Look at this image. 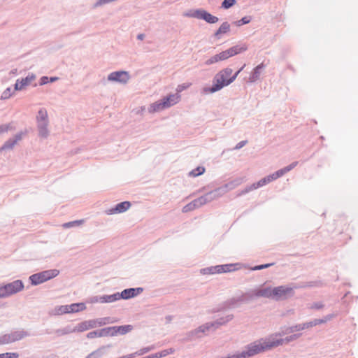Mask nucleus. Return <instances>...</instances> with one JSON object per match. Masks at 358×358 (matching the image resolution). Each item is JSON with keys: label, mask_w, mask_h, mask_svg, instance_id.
Here are the masks:
<instances>
[{"label": "nucleus", "mask_w": 358, "mask_h": 358, "mask_svg": "<svg viewBox=\"0 0 358 358\" xmlns=\"http://www.w3.org/2000/svg\"><path fill=\"white\" fill-rule=\"evenodd\" d=\"M284 343L283 339L270 337L266 340L255 341L247 347V350L241 354L232 355L233 358H248L260 352L278 347Z\"/></svg>", "instance_id": "1"}, {"label": "nucleus", "mask_w": 358, "mask_h": 358, "mask_svg": "<svg viewBox=\"0 0 358 358\" xmlns=\"http://www.w3.org/2000/svg\"><path fill=\"white\" fill-rule=\"evenodd\" d=\"M244 64L237 72L232 75L233 70L231 68H225L220 71L213 78V85L211 87L205 88V93H214L222 89L224 87L233 83L238 75L245 68Z\"/></svg>", "instance_id": "2"}, {"label": "nucleus", "mask_w": 358, "mask_h": 358, "mask_svg": "<svg viewBox=\"0 0 358 358\" xmlns=\"http://www.w3.org/2000/svg\"><path fill=\"white\" fill-rule=\"evenodd\" d=\"M296 165H297V162H294V163L291 164L290 165H289L283 169H281L269 176H267L266 177L261 179L257 182L253 183L248 189H245V192H248L249 191L256 189L260 187H262V186L282 177L283 175H285V173H288L292 169H293Z\"/></svg>", "instance_id": "3"}, {"label": "nucleus", "mask_w": 358, "mask_h": 358, "mask_svg": "<svg viewBox=\"0 0 358 358\" xmlns=\"http://www.w3.org/2000/svg\"><path fill=\"white\" fill-rule=\"evenodd\" d=\"M218 196L219 194H217L216 192H208L206 194L194 199L192 202L185 206L182 208V212L188 213L189 211L194 210V209L198 208L205 205L206 203L214 200Z\"/></svg>", "instance_id": "4"}, {"label": "nucleus", "mask_w": 358, "mask_h": 358, "mask_svg": "<svg viewBox=\"0 0 358 358\" xmlns=\"http://www.w3.org/2000/svg\"><path fill=\"white\" fill-rule=\"evenodd\" d=\"M24 289L23 282L17 280L10 283H8L0 287V298H5L8 296L16 294Z\"/></svg>", "instance_id": "5"}, {"label": "nucleus", "mask_w": 358, "mask_h": 358, "mask_svg": "<svg viewBox=\"0 0 358 358\" xmlns=\"http://www.w3.org/2000/svg\"><path fill=\"white\" fill-rule=\"evenodd\" d=\"M58 274V270L52 269L34 274L29 278L32 284L38 285L56 277Z\"/></svg>", "instance_id": "6"}, {"label": "nucleus", "mask_w": 358, "mask_h": 358, "mask_svg": "<svg viewBox=\"0 0 358 358\" xmlns=\"http://www.w3.org/2000/svg\"><path fill=\"white\" fill-rule=\"evenodd\" d=\"M247 49L248 47L246 45H235L234 47L229 48L228 50L221 52L220 53L218 54V55L220 61H224L247 50Z\"/></svg>", "instance_id": "7"}, {"label": "nucleus", "mask_w": 358, "mask_h": 358, "mask_svg": "<svg viewBox=\"0 0 358 358\" xmlns=\"http://www.w3.org/2000/svg\"><path fill=\"white\" fill-rule=\"evenodd\" d=\"M192 16L197 19L203 20L210 24H215L219 20L218 17L211 15L204 10H196L194 11Z\"/></svg>", "instance_id": "8"}, {"label": "nucleus", "mask_w": 358, "mask_h": 358, "mask_svg": "<svg viewBox=\"0 0 358 358\" xmlns=\"http://www.w3.org/2000/svg\"><path fill=\"white\" fill-rule=\"evenodd\" d=\"M292 288L284 286L276 287L273 288V299L280 300L286 299L292 294Z\"/></svg>", "instance_id": "9"}, {"label": "nucleus", "mask_w": 358, "mask_h": 358, "mask_svg": "<svg viewBox=\"0 0 358 358\" xmlns=\"http://www.w3.org/2000/svg\"><path fill=\"white\" fill-rule=\"evenodd\" d=\"M108 79L110 81L126 83L129 79V76L127 71H115L110 73Z\"/></svg>", "instance_id": "10"}, {"label": "nucleus", "mask_w": 358, "mask_h": 358, "mask_svg": "<svg viewBox=\"0 0 358 358\" xmlns=\"http://www.w3.org/2000/svg\"><path fill=\"white\" fill-rule=\"evenodd\" d=\"M36 78L35 76L30 75L22 80H17L15 84V90L19 91L24 89Z\"/></svg>", "instance_id": "11"}, {"label": "nucleus", "mask_w": 358, "mask_h": 358, "mask_svg": "<svg viewBox=\"0 0 358 358\" xmlns=\"http://www.w3.org/2000/svg\"><path fill=\"white\" fill-rule=\"evenodd\" d=\"M143 292V289L141 287L138 288H129L123 290L121 294H120V299H129L130 298L134 297Z\"/></svg>", "instance_id": "12"}, {"label": "nucleus", "mask_w": 358, "mask_h": 358, "mask_svg": "<svg viewBox=\"0 0 358 358\" xmlns=\"http://www.w3.org/2000/svg\"><path fill=\"white\" fill-rule=\"evenodd\" d=\"M180 100V96L178 94H170L162 99V104L167 108L176 104Z\"/></svg>", "instance_id": "13"}, {"label": "nucleus", "mask_w": 358, "mask_h": 358, "mask_svg": "<svg viewBox=\"0 0 358 358\" xmlns=\"http://www.w3.org/2000/svg\"><path fill=\"white\" fill-rule=\"evenodd\" d=\"M131 207V203L129 201L121 202L116 205L113 208L109 210V214H116L124 213Z\"/></svg>", "instance_id": "14"}, {"label": "nucleus", "mask_w": 358, "mask_h": 358, "mask_svg": "<svg viewBox=\"0 0 358 358\" xmlns=\"http://www.w3.org/2000/svg\"><path fill=\"white\" fill-rule=\"evenodd\" d=\"M22 133L17 134L13 139H9L0 148V151L12 149L13 146L22 139Z\"/></svg>", "instance_id": "15"}, {"label": "nucleus", "mask_w": 358, "mask_h": 358, "mask_svg": "<svg viewBox=\"0 0 358 358\" xmlns=\"http://www.w3.org/2000/svg\"><path fill=\"white\" fill-rule=\"evenodd\" d=\"M264 68V65L262 63L256 66L249 78V81L251 83L256 81L259 78L261 70Z\"/></svg>", "instance_id": "16"}, {"label": "nucleus", "mask_w": 358, "mask_h": 358, "mask_svg": "<svg viewBox=\"0 0 358 358\" xmlns=\"http://www.w3.org/2000/svg\"><path fill=\"white\" fill-rule=\"evenodd\" d=\"M120 299L119 293H115L111 295H105L100 298V302L101 303H111L117 300Z\"/></svg>", "instance_id": "17"}, {"label": "nucleus", "mask_w": 358, "mask_h": 358, "mask_svg": "<svg viewBox=\"0 0 358 358\" xmlns=\"http://www.w3.org/2000/svg\"><path fill=\"white\" fill-rule=\"evenodd\" d=\"M69 313H77L86 308L85 304L83 303H72L69 305Z\"/></svg>", "instance_id": "18"}, {"label": "nucleus", "mask_w": 358, "mask_h": 358, "mask_svg": "<svg viewBox=\"0 0 358 358\" xmlns=\"http://www.w3.org/2000/svg\"><path fill=\"white\" fill-rule=\"evenodd\" d=\"M230 30V25L228 22H223L217 31L215 32V36L218 37L220 34H226Z\"/></svg>", "instance_id": "19"}, {"label": "nucleus", "mask_w": 358, "mask_h": 358, "mask_svg": "<svg viewBox=\"0 0 358 358\" xmlns=\"http://www.w3.org/2000/svg\"><path fill=\"white\" fill-rule=\"evenodd\" d=\"M273 288L268 287L259 290L257 295L259 296H264L267 298L273 299Z\"/></svg>", "instance_id": "20"}, {"label": "nucleus", "mask_w": 358, "mask_h": 358, "mask_svg": "<svg viewBox=\"0 0 358 358\" xmlns=\"http://www.w3.org/2000/svg\"><path fill=\"white\" fill-rule=\"evenodd\" d=\"M101 336H117V331L115 330V327H106L101 331Z\"/></svg>", "instance_id": "21"}, {"label": "nucleus", "mask_w": 358, "mask_h": 358, "mask_svg": "<svg viewBox=\"0 0 358 358\" xmlns=\"http://www.w3.org/2000/svg\"><path fill=\"white\" fill-rule=\"evenodd\" d=\"M162 103V100L152 103L150 107V111L154 113L166 108Z\"/></svg>", "instance_id": "22"}, {"label": "nucleus", "mask_w": 358, "mask_h": 358, "mask_svg": "<svg viewBox=\"0 0 358 358\" xmlns=\"http://www.w3.org/2000/svg\"><path fill=\"white\" fill-rule=\"evenodd\" d=\"M115 330L117 331V335L125 334L132 329V327L130 325H124V326H118V327L115 326Z\"/></svg>", "instance_id": "23"}, {"label": "nucleus", "mask_w": 358, "mask_h": 358, "mask_svg": "<svg viewBox=\"0 0 358 358\" xmlns=\"http://www.w3.org/2000/svg\"><path fill=\"white\" fill-rule=\"evenodd\" d=\"M223 267V272L224 273H228L236 271L239 268V264H224L222 265Z\"/></svg>", "instance_id": "24"}, {"label": "nucleus", "mask_w": 358, "mask_h": 358, "mask_svg": "<svg viewBox=\"0 0 358 358\" xmlns=\"http://www.w3.org/2000/svg\"><path fill=\"white\" fill-rule=\"evenodd\" d=\"M205 172V168L203 166H198L195 169H193L189 173V176L192 177H196L202 175Z\"/></svg>", "instance_id": "25"}, {"label": "nucleus", "mask_w": 358, "mask_h": 358, "mask_svg": "<svg viewBox=\"0 0 358 358\" xmlns=\"http://www.w3.org/2000/svg\"><path fill=\"white\" fill-rule=\"evenodd\" d=\"M83 222H84L83 220H76V221L64 223L62 225V227L64 228H69V227H72L77 226V225L78 226L81 225L82 224H83Z\"/></svg>", "instance_id": "26"}, {"label": "nucleus", "mask_w": 358, "mask_h": 358, "mask_svg": "<svg viewBox=\"0 0 358 358\" xmlns=\"http://www.w3.org/2000/svg\"><path fill=\"white\" fill-rule=\"evenodd\" d=\"M48 117L47 111L44 109H41L38 111L37 118L38 120L45 121Z\"/></svg>", "instance_id": "27"}, {"label": "nucleus", "mask_w": 358, "mask_h": 358, "mask_svg": "<svg viewBox=\"0 0 358 358\" xmlns=\"http://www.w3.org/2000/svg\"><path fill=\"white\" fill-rule=\"evenodd\" d=\"M12 94H13V92H12L11 88L8 87L2 92L1 95V99H7L10 98L12 96Z\"/></svg>", "instance_id": "28"}, {"label": "nucleus", "mask_w": 358, "mask_h": 358, "mask_svg": "<svg viewBox=\"0 0 358 358\" xmlns=\"http://www.w3.org/2000/svg\"><path fill=\"white\" fill-rule=\"evenodd\" d=\"M236 3V0H224L222 3V7L228 9Z\"/></svg>", "instance_id": "29"}, {"label": "nucleus", "mask_w": 358, "mask_h": 358, "mask_svg": "<svg viewBox=\"0 0 358 358\" xmlns=\"http://www.w3.org/2000/svg\"><path fill=\"white\" fill-rule=\"evenodd\" d=\"M218 62H220V59L218 54H217V55L211 57L210 59H208L206 62V64L210 65V64H213Z\"/></svg>", "instance_id": "30"}, {"label": "nucleus", "mask_w": 358, "mask_h": 358, "mask_svg": "<svg viewBox=\"0 0 358 358\" xmlns=\"http://www.w3.org/2000/svg\"><path fill=\"white\" fill-rule=\"evenodd\" d=\"M11 129H13V126L11 124L0 125V134L7 132Z\"/></svg>", "instance_id": "31"}, {"label": "nucleus", "mask_w": 358, "mask_h": 358, "mask_svg": "<svg viewBox=\"0 0 358 358\" xmlns=\"http://www.w3.org/2000/svg\"><path fill=\"white\" fill-rule=\"evenodd\" d=\"M190 85H191V83H184V84L178 85L177 89H176L177 94H179L182 91L186 90L187 88L190 87Z\"/></svg>", "instance_id": "32"}, {"label": "nucleus", "mask_w": 358, "mask_h": 358, "mask_svg": "<svg viewBox=\"0 0 358 358\" xmlns=\"http://www.w3.org/2000/svg\"><path fill=\"white\" fill-rule=\"evenodd\" d=\"M215 266H210L201 270V273L203 274H215Z\"/></svg>", "instance_id": "33"}, {"label": "nucleus", "mask_w": 358, "mask_h": 358, "mask_svg": "<svg viewBox=\"0 0 358 358\" xmlns=\"http://www.w3.org/2000/svg\"><path fill=\"white\" fill-rule=\"evenodd\" d=\"M250 22V17H243L241 20H238L237 22H236V24L238 26H241L243 24H248Z\"/></svg>", "instance_id": "34"}, {"label": "nucleus", "mask_w": 358, "mask_h": 358, "mask_svg": "<svg viewBox=\"0 0 358 358\" xmlns=\"http://www.w3.org/2000/svg\"><path fill=\"white\" fill-rule=\"evenodd\" d=\"M58 311H59L61 314L69 313V305L61 306L59 308Z\"/></svg>", "instance_id": "35"}, {"label": "nucleus", "mask_w": 358, "mask_h": 358, "mask_svg": "<svg viewBox=\"0 0 358 358\" xmlns=\"http://www.w3.org/2000/svg\"><path fill=\"white\" fill-rule=\"evenodd\" d=\"M273 265V263L271 264H262V265H259V266H257L255 267H254L252 269L253 270H261V269H263V268H268L271 266Z\"/></svg>", "instance_id": "36"}, {"label": "nucleus", "mask_w": 358, "mask_h": 358, "mask_svg": "<svg viewBox=\"0 0 358 358\" xmlns=\"http://www.w3.org/2000/svg\"><path fill=\"white\" fill-rule=\"evenodd\" d=\"M6 358H18L19 354L16 352H6Z\"/></svg>", "instance_id": "37"}, {"label": "nucleus", "mask_w": 358, "mask_h": 358, "mask_svg": "<svg viewBox=\"0 0 358 358\" xmlns=\"http://www.w3.org/2000/svg\"><path fill=\"white\" fill-rule=\"evenodd\" d=\"M215 273H224L223 272L224 270H223L222 265L215 266Z\"/></svg>", "instance_id": "38"}, {"label": "nucleus", "mask_w": 358, "mask_h": 358, "mask_svg": "<svg viewBox=\"0 0 358 358\" xmlns=\"http://www.w3.org/2000/svg\"><path fill=\"white\" fill-rule=\"evenodd\" d=\"M49 78L47 76H43L41 78L40 84L41 85L47 84L50 80Z\"/></svg>", "instance_id": "39"}, {"label": "nucleus", "mask_w": 358, "mask_h": 358, "mask_svg": "<svg viewBox=\"0 0 358 358\" xmlns=\"http://www.w3.org/2000/svg\"><path fill=\"white\" fill-rule=\"evenodd\" d=\"M247 141H241L239 142L236 145V149H240L242 147H243L245 144H246Z\"/></svg>", "instance_id": "40"}, {"label": "nucleus", "mask_w": 358, "mask_h": 358, "mask_svg": "<svg viewBox=\"0 0 358 358\" xmlns=\"http://www.w3.org/2000/svg\"><path fill=\"white\" fill-rule=\"evenodd\" d=\"M40 134L43 136H45L47 134V129L46 127H41L40 129Z\"/></svg>", "instance_id": "41"}, {"label": "nucleus", "mask_w": 358, "mask_h": 358, "mask_svg": "<svg viewBox=\"0 0 358 358\" xmlns=\"http://www.w3.org/2000/svg\"><path fill=\"white\" fill-rule=\"evenodd\" d=\"M137 38L139 40H143L144 38V34H138Z\"/></svg>", "instance_id": "42"}, {"label": "nucleus", "mask_w": 358, "mask_h": 358, "mask_svg": "<svg viewBox=\"0 0 358 358\" xmlns=\"http://www.w3.org/2000/svg\"><path fill=\"white\" fill-rule=\"evenodd\" d=\"M294 337H295V336H290L289 338H286V343H287V342H289V341H290L293 340V339L294 338Z\"/></svg>", "instance_id": "43"}, {"label": "nucleus", "mask_w": 358, "mask_h": 358, "mask_svg": "<svg viewBox=\"0 0 358 358\" xmlns=\"http://www.w3.org/2000/svg\"><path fill=\"white\" fill-rule=\"evenodd\" d=\"M49 79H50L49 80L50 82H54V81L57 80L58 78L57 77H52V78H50Z\"/></svg>", "instance_id": "44"}, {"label": "nucleus", "mask_w": 358, "mask_h": 358, "mask_svg": "<svg viewBox=\"0 0 358 358\" xmlns=\"http://www.w3.org/2000/svg\"><path fill=\"white\" fill-rule=\"evenodd\" d=\"M0 358H6V353L0 354Z\"/></svg>", "instance_id": "45"}]
</instances>
